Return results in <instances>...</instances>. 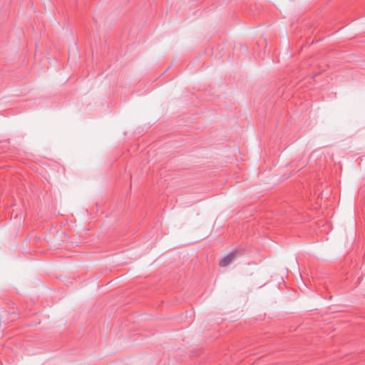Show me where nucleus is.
Masks as SVG:
<instances>
[{"mask_svg":"<svg viewBox=\"0 0 365 365\" xmlns=\"http://www.w3.org/2000/svg\"><path fill=\"white\" fill-rule=\"evenodd\" d=\"M238 253V251H234L227 255L220 260L219 265L220 267H227L231 263Z\"/></svg>","mask_w":365,"mask_h":365,"instance_id":"f257e3e1","label":"nucleus"}]
</instances>
